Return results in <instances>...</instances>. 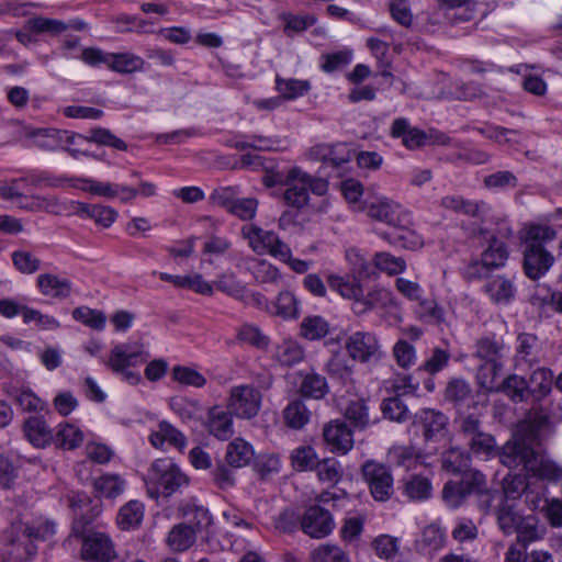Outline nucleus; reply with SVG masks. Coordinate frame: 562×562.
Segmentation results:
<instances>
[{
	"label": "nucleus",
	"instance_id": "nucleus-30",
	"mask_svg": "<svg viewBox=\"0 0 562 562\" xmlns=\"http://www.w3.org/2000/svg\"><path fill=\"white\" fill-rule=\"evenodd\" d=\"M515 360L517 364L524 362L528 366L538 362L539 345L536 335L522 333L517 336Z\"/></svg>",
	"mask_w": 562,
	"mask_h": 562
},
{
	"label": "nucleus",
	"instance_id": "nucleus-47",
	"mask_svg": "<svg viewBox=\"0 0 562 562\" xmlns=\"http://www.w3.org/2000/svg\"><path fill=\"white\" fill-rule=\"evenodd\" d=\"M285 424L293 429H302L310 420L311 412L301 400L290 402L283 411Z\"/></svg>",
	"mask_w": 562,
	"mask_h": 562
},
{
	"label": "nucleus",
	"instance_id": "nucleus-40",
	"mask_svg": "<svg viewBox=\"0 0 562 562\" xmlns=\"http://www.w3.org/2000/svg\"><path fill=\"white\" fill-rule=\"evenodd\" d=\"M145 60L132 53H111L109 69L120 74H132L144 68Z\"/></svg>",
	"mask_w": 562,
	"mask_h": 562
},
{
	"label": "nucleus",
	"instance_id": "nucleus-10",
	"mask_svg": "<svg viewBox=\"0 0 562 562\" xmlns=\"http://www.w3.org/2000/svg\"><path fill=\"white\" fill-rule=\"evenodd\" d=\"M345 348L353 361L368 363L381 358V344L375 334L358 330L350 334L345 340Z\"/></svg>",
	"mask_w": 562,
	"mask_h": 562
},
{
	"label": "nucleus",
	"instance_id": "nucleus-31",
	"mask_svg": "<svg viewBox=\"0 0 562 562\" xmlns=\"http://www.w3.org/2000/svg\"><path fill=\"white\" fill-rule=\"evenodd\" d=\"M445 540V531L437 525H429L416 540V548L424 555H431L442 549Z\"/></svg>",
	"mask_w": 562,
	"mask_h": 562
},
{
	"label": "nucleus",
	"instance_id": "nucleus-13",
	"mask_svg": "<svg viewBox=\"0 0 562 562\" xmlns=\"http://www.w3.org/2000/svg\"><path fill=\"white\" fill-rule=\"evenodd\" d=\"M448 417L436 409L424 408L414 415L413 426L422 431L426 441L439 440L446 434Z\"/></svg>",
	"mask_w": 562,
	"mask_h": 562
},
{
	"label": "nucleus",
	"instance_id": "nucleus-41",
	"mask_svg": "<svg viewBox=\"0 0 562 562\" xmlns=\"http://www.w3.org/2000/svg\"><path fill=\"white\" fill-rule=\"evenodd\" d=\"M144 506L138 501H130L122 506L116 516V524L122 530L136 528L143 520Z\"/></svg>",
	"mask_w": 562,
	"mask_h": 562
},
{
	"label": "nucleus",
	"instance_id": "nucleus-59",
	"mask_svg": "<svg viewBox=\"0 0 562 562\" xmlns=\"http://www.w3.org/2000/svg\"><path fill=\"white\" fill-rule=\"evenodd\" d=\"M26 27L35 33H49L56 35L65 32L68 29V25L57 19L36 16L26 21Z\"/></svg>",
	"mask_w": 562,
	"mask_h": 562
},
{
	"label": "nucleus",
	"instance_id": "nucleus-62",
	"mask_svg": "<svg viewBox=\"0 0 562 562\" xmlns=\"http://www.w3.org/2000/svg\"><path fill=\"white\" fill-rule=\"evenodd\" d=\"M376 268L389 274H398L406 269V262L401 257H395L389 252H376L373 258V269Z\"/></svg>",
	"mask_w": 562,
	"mask_h": 562
},
{
	"label": "nucleus",
	"instance_id": "nucleus-38",
	"mask_svg": "<svg viewBox=\"0 0 562 562\" xmlns=\"http://www.w3.org/2000/svg\"><path fill=\"white\" fill-rule=\"evenodd\" d=\"M305 351L303 347L293 339H285L280 342L274 350V359L284 367H292L304 359Z\"/></svg>",
	"mask_w": 562,
	"mask_h": 562
},
{
	"label": "nucleus",
	"instance_id": "nucleus-6",
	"mask_svg": "<svg viewBox=\"0 0 562 562\" xmlns=\"http://www.w3.org/2000/svg\"><path fill=\"white\" fill-rule=\"evenodd\" d=\"M80 557L85 562H125L120 560L111 536L103 531L88 530L81 535Z\"/></svg>",
	"mask_w": 562,
	"mask_h": 562
},
{
	"label": "nucleus",
	"instance_id": "nucleus-2",
	"mask_svg": "<svg viewBox=\"0 0 562 562\" xmlns=\"http://www.w3.org/2000/svg\"><path fill=\"white\" fill-rule=\"evenodd\" d=\"M557 236V231L548 225L531 224L526 227L522 237V269L528 279L537 281L553 267L555 257L547 247Z\"/></svg>",
	"mask_w": 562,
	"mask_h": 562
},
{
	"label": "nucleus",
	"instance_id": "nucleus-27",
	"mask_svg": "<svg viewBox=\"0 0 562 562\" xmlns=\"http://www.w3.org/2000/svg\"><path fill=\"white\" fill-rule=\"evenodd\" d=\"M391 135L393 137H401L403 144L409 149L420 147L426 140L425 133L418 128L411 127L408 121L404 117H398L393 121Z\"/></svg>",
	"mask_w": 562,
	"mask_h": 562
},
{
	"label": "nucleus",
	"instance_id": "nucleus-16",
	"mask_svg": "<svg viewBox=\"0 0 562 562\" xmlns=\"http://www.w3.org/2000/svg\"><path fill=\"white\" fill-rule=\"evenodd\" d=\"M323 437L331 452L346 454L353 447L351 430L341 420L328 423L323 430Z\"/></svg>",
	"mask_w": 562,
	"mask_h": 562
},
{
	"label": "nucleus",
	"instance_id": "nucleus-25",
	"mask_svg": "<svg viewBox=\"0 0 562 562\" xmlns=\"http://www.w3.org/2000/svg\"><path fill=\"white\" fill-rule=\"evenodd\" d=\"M255 456L252 446L243 438H235L226 447L225 460L231 468L239 469L250 463Z\"/></svg>",
	"mask_w": 562,
	"mask_h": 562
},
{
	"label": "nucleus",
	"instance_id": "nucleus-57",
	"mask_svg": "<svg viewBox=\"0 0 562 562\" xmlns=\"http://www.w3.org/2000/svg\"><path fill=\"white\" fill-rule=\"evenodd\" d=\"M276 85L280 94L289 100L302 97L311 89V85L307 80L277 78Z\"/></svg>",
	"mask_w": 562,
	"mask_h": 562
},
{
	"label": "nucleus",
	"instance_id": "nucleus-22",
	"mask_svg": "<svg viewBox=\"0 0 562 562\" xmlns=\"http://www.w3.org/2000/svg\"><path fill=\"white\" fill-rule=\"evenodd\" d=\"M311 157L325 165L339 168L350 160V153L345 145H316L311 148Z\"/></svg>",
	"mask_w": 562,
	"mask_h": 562
},
{
	"label": "nucleus",
	"instance_id": "nucleus-60",
	"mask_svg": "<svg viewBox=\"0 0 562 562\" xmlns=\"http://www.w3.org/2000/svg\"><path fill=\"white\" fill-rule=\"evenodd\" d=\"M471 395L470 384L459 378L450 380L445 390V398L456 405L464 404Z\"/></svg>",
	"mask_w": 562,
	"mask_h": 562
},
{
	"label": "nucleus",
	"instance_id": "nucleus-23",
	"mask_svg": "<svg viewBox=\"0 0 562 562\" xmlns=\"http://www.w3.org/2000/svg\"><path fill=\"white\" fill-rule=\"evenodd\" d=\"M150 443L156 448H162L166 442L178 448L179 450L184 449L187 445L186 436L176 427L168 422H160L158 429L150 434Z\"/></svg>",
	"mask_w": 562,
	"mask_h": 562
},
{
	"label": "nucleus",
	"instance_id": "nucleus-26",
	"mask_svg": "<svg viewBox=\"0 0 562 562\" xmlns=\"http://www.w3.org/2000/svg\"><path fill=\"white\" fill-rule=\"evenodd\" d=\"M509 257L507 245L496 235L487 238V247L483 250L481 258L492 269L503 268Z\"/></svg>",
	"mask_w": 562,
	"mask_h": 562
},
{
	"label": "nucleus",
	"instance_id": "nucleus-3",
	"mask_svg": "<svg viewBox=\"0 0 562 562\" xmlns=\"http://www.w3.org/2000/svg\"><path fill=\"white\" fill-rule=\"evenodd\" d=\"M367 213L370 217L384 222L397 231L396 233L382 235L391 244L409 249L423 244L420 237L409 229L412 224L411 214L398 203L385 196L375 198L367 204Z\"/></svg>",
	"mask_w": 562,
	"mask_h": 562
},
{
	"label": "nucleus",
	"instance_id": "nucleus-39",
	"mask_svg": "<svg viewBox=\"0 0 562 562\" xmlns=\"http://www.w3.org/2000/svg\"><path fill=\"white\" fill-rule=\"evenodd\" d=\"M496 392L507 395L514 403H521L530 397L528 382L525 378L510 374L499 383Z\"/></svg>",
	"mask_w": 562,
	"mask_h": 562
},
{
	"label": "nucleus",
	"instance_id": "nucleus-28",
	"mask_svg": "<svg viewBox=\"0 0 562 562\" xmlns=\"http://www.w3.org/2000/svg\"><path fill=\"white\" fill-rule=\"evenodd\" d=\"M232 416L228 411L213 407L209 413V432L220 440L229 439L234 434Z\"/></svg>",
	"mask_w": 562,
	"mask_h": 562
},
{
	"label": "nucleus",
	"instance_id": "nucleus-44",
	"mask_svg": "<svg viewBox=\"0 0 562 562\" xmlns=\"http://www.w3.org/2000/svg\"><path fill=\"white\" fill-rule=\"evenodd\" d=\"M517 542L528 546L542 538L543 530L539 526L538 518L533 515L522 516L515 531Z\"/></svg>",
	"mask_w": 562,
	"mask_h": 562
},
{
	"label": "nucleus",
	"instance_id": "nucleus-54",
	"mask_svg": "<svg viewBox=\"0 0 562 562\" xmlns=\"http://www.w3.org/2000/svg\"><path fill=\"white\" fill-rule=\"evenodd\" d=\"M381 411L384 418L392 422L403 423L409 418V411L400 395L384 398L381 403Z\"/></svg>",
	"mask_w": 562,
	"mask_h": 562
},
{
	"label": "nucleus",
	"instance_id": "nucleus-17",
	"mask_svg": "<svg viewBox=\"0 0 562 562\" xmlns=\"http://www.w3.org/2000/svg\"><path fill=\"white\" fill-rule=\"evenodd\" d=\"M440 205L480 221H483L491 211V206L486 202L465 200L461 195H446L441 199Z\"/></svg>",
	"mask_w": 562,
	"mask_h": 562
},
{
	"label": "nucleus",
	"instance_id": "nucleus-42",
	"mask_svg": "<svg viewBox=\"0 0 562 562\" xmlns=\"http://www.w3.org/2000/svg\"><path fill=\"white\" fill-rule=\"evenodd\" d=\"M504 368L503 361L483 362L476 372V380L479 385L487 392H496L499 383V378Z\"/></svg>",
	"mask_w": 562,
	"mask_h": 562
},
{
	"label": "nucleus",
	"instance_id": "nucleus-8",
	"mask_svg": "<svg viewBox=\"0 0 562 562\" xmlns=\"http://www.w3.org/2000/svg\"><path fill=\"white\" fill-rule=\"evenodd\" d=\"M262 395L251 384L235 385L231 389L226 407L228 412L240 419H251L258 415Z\"/></svg>",
	"mask_w": 562,
	"mask_h": 562
},
{
	"label": "nucleus",
	"instance_id": "nucleus-18",
	"mask_svg": "<svg viewBox=\"0 0 562 562\" xmlns=\"http://www.w3.org/2000/svg\"><path fill=\"white\" fill-rule=\"evenodd\" d=\"M36 284L44 296L52 299L65 300L70 296L72 291V283L69 279L53 273L40 274Z\"/></svg>",
	"mask_w": 562,
	"mask_h": 562
},
{
	"label": "nucleus",
	"instance_id": "nucleus-34",
	"mask_svg": "<svg viewBox=\"0 0 562 562\" xmlns=\"http://www.w3.org/2000/svg\"><path fill=\"white\" fill-rule=\"evenodd\" d=\"M93 487L99 497L113 499L123 494L126 482L119 474L106 473L93 481Z\"/></svg>",
	"mask_w": 562,
	"mask_h": 562
},
{
	"label": "nucleus",
	"instance_id": "nucleus-43",
	"mask_svg": "<svg viewBox=\"0 0 562 562\" xmlns=\"http://www.w3.org/2000/svg\"><path fill=\"white\" fill-rule=\"evenodd\" d=\"M328 331V322L319 315L306 316L300 324V336L310 341L324 338Z\"/></svg>",
	"mask_w": 562,
	"mask_h": 562
},
{
	"label": "nucleus",
	"instance_id": "nucleus-24",
	"mask_svg": "<svg viewBox=\"0 0 562 562\" xmlns=\"http://www.w3.org/2000/svg\"><path fill=\"white\" fill-rule=\"evenodd\" d=\"M77 214L83 218L92 220L97 225L110 227L117 217V212L111 206L101 204L78 203Z\"/></svg>",
	"mask_w": 562,
	"mask_h": 562
},
{
	"label": "nucleus",
	"instance_id": "nucleus-36",
	"mask_svg": "<svg viewBox=\"0 0 562 562\" xmlns=\"http://www.w3.org/2000/svg\"><path fill=\"white\" fill-rule=\"evenodd\" d=\"M24 434L35 447H45L53 440V434L41 417H30L24 423Z\"/></svg>",
	"mask_w": 562,
	"mask_h": 562
},
{
	"label": "nucleus",
	"instance_id": "nucleus-58",
	"mask_svg": "<svg viewBox=\"0 0 562 562\" xmlns=\"http://www.w3.org/2000/svg\"><path fill=\"white\" fill-rule=\"evenodd\" d=\"M20 522L22 531L27 532L32 540H47L56 532V525L54 521L37 519L32 524Z\"/></svg>",
	"mask_w": 562,
	"mask_h": 562
},
{
	"label": "nucleus",
	"instance_id": "nucleus-63",
	"mask_svg": "<svg viewBox=\"0 0 562 562\" xmlns=\"http://www.w3.org/2000/svg\"><path fill=\"white\" fill-rule=\"evenodd\" d=\"M72 317L75 321L80 322L86 326L97 330L104 328L106 319L102 312L89 308L87 306L76 307L72 311Z\"/></svg>",
	"mask_w": 562,
	"mask_h": 562
},
{
	"label": "nucleus",
	"instance_id": "nucleus-64",
	"mask_svg": "<svg viewBox=\"0 0 562 562\" xmlns=\"http://www.w3.org/2000/svg\"><path fill=\"white\" fill-rule=\"evenodd\" d=\"M345 417L359 429L369 425V412L364 400L351 401L345 411Z\"/></svg>",
	"mask_w": 562,
	"mask_h": 562
},
{
	"label": "nucleus",
	"instance_id": "nucleus-37",
	"mask_svg": "<svg viewBox=\"0 0 562 562\" xmlns=\"http://www.w3.org/2000/svg\"><path fill=\"white\" fill-rule=\"evenodd\" d=\"M329 391L326 378L312 371L303 375L300 384V394L303 397L321 400L326 396Z\"/></svg>",
	"mask_w": 562,
	"mask_h": 562
},
{
	"label": "nucleus",
	"instance_id": "nucleus-20",
	"mask_svg": "<svg viewBox=\"0 0 562 562\" xmlns=\"http://www.w3.org/2000/svg\"><path fill=\"white\" fill-rule=\"evenodd\" d=\"M325 369L331 379L342 383L350 382L355 373L353 360L340 349L331 352Z\"/></svg>",
	"mask_w": 562,
	"mask_h": 562
},
{
	"label": "nucleus",
	"instance_id": "nucleus-45",
	"mask_svg": "<svg viewBox=\"0 0 562 562\" xmlns=\"http://www.w3.org/2000/svg\"><path fill=\"white\" fill-rule=\"evenodd\" d=\"M311 562H351L349 554L337 544L322 543L310 553Z\"/></svg>",
	"mask_w": 562,
	"mask_h": 562
},
{
	"label": "nucleus",
	"instance_id": "nucleus-21",
	"mask_svg": "<svg viewBox=\"0 0 562 562\" xmlns=\"http://www.w3.org/2000/svg\"><path fill=\"white\" fill-rule=\"evenodd\" d=\"M181 512L186 519L183 524H188L196 536L207 533L213 522L212 515L207 508L195 503H188L182 506Z\"/></svg>",
	"mask_w": 562,
	"mask_h": 562
},
{
	"label": "nucleus",
	"instance_id": "nucleus-5",
	"mask_svg": "<svg viewBox=\"0 0 562 562\" xmlns=\"http://www.w3.org/2000/svg\"><path fill=\"white\" fill-rule=\"evenodd\" d=\"M241 236L257 255L268 254L276 259H289L290 247L273 231H265L255 224L244 225Z\"/></svg>",
	"mask_w": 562,
	"mask_h": 562
},
{
	"label": "nucleus",
	"instance_id": "nucleus-48",
	"mask_svg": "<svg viewBox=\"0 0 562 562\" xmlns=\"http://www.w3.org/2000/svg\"><path fill=\"white\" fill-rule=\"evenodd\" d=\"M53 440L57 446L72 450L82 443L83 432L77 426L65 423L58 426L55 436H53Z\"/></svg>",
	"mask_w": 562,
	"mask_h": 562
},
{
	"label": "nucleus",
	"instance_id": "nucleus-33",
	"mask_svg": "<svg viewBox=\"0 0 562 562\" xmlns=\"http://www.w3.org/2000/svg\"><path fill=\"white\" fill-rule=\"evenodd\" d=\"M196 537L188 524L180 522L168 532L166 542L172 551L183 552L194 544Z\"/></svg>",
	"mask_w": 562,
	"mask_h": 562
},
{
	"label": "nucleus",
	"instance_id": "nucleus-1",
	"mask_svg": "<svg viewBox=\"0 0 562 562\" xmlns=\"http://www.w3.org/2000/svg\"><path fill=\"white\" fill-rule=\"evenodd\" d=\"M263 183L267 187L285 186L283 200L286 205L295 209L308 205L310 192L323 196L328 191L326 179L314 177L297 166L271 171L263 178Z\"/></svg>",
	"mask_w": 562,
	"mask_h": 562
},
{
	"label": "nucleus",
	"instance_id": "nucleus-15",
	"mask_svg": "<svg viewBox=\"0 0 562 562\" xmlns=\"http://www.w3.org/2000/svg\"><path fill=\"white\" fill-rule=\"evenodd\" d=\"M536 451L522 440H509L499 452L501 462L509 468L522 467L527 472L533 460Z\"/></svg>",
	"mask_w": 562,
	"mask_h": 562
},
{
	"label": "nucleus",
	"instance_id": "nucleus-55",
	"mask_svg": "<svg viewBox=\"0 0 562 562\" xmlns=\"http://www.w3.org/2000/svg\"><path fill=\"white\" fill-rule=\"evenodd\" d=\"M26 187L35 189L59 188L63 187L67 179L63 176H56L48 171L31 172L23 177Z\"/></svg>",
	"mask_w": 562,
	"mask_h": 562
},
{
	"label": "nucleus",
	"instance_id": "nucleus-9",
	"mask_svg": "<svg viewBox=\"0 0 562 562\" xmlns=\"http://www.w3.org/2000/svg\"><path fill=\"white\" fill-rule=\"evenodd\" d=\"M361 474L369 486L370 494L376 502H386L392 497L394 480L390 468L368 460L361 467Z\"/></svg>",
	"mask_w": 562,
	"mask_h": 562
},
{
	"label": "nucleus",
	"instance_id": "nucleus-50",
	"mask_svg": "<svg viewBox=\"0 0 562 562\" xmlns=\"http://www.w3.org/2000/svg\"><path fill=\"white\" fill-rule=\"evenodd\" d=\"M290 460L292 468L299 472L313 470L318 462L317 454L311 446H300L293 449Z\"/></svg>",
	"mask_w": 562,
	"mask_h": 562
},
{
	"label": "nucleus",
	"instance_id": "nucleus-11",
	"mask_svg": "<svg viewBox=\"0 0 562 562\" xmlns=\"http://www.w3.org/2000/svg\"><path fill=\"white\" fill-rule=\"evenodd\" d=\"M460 432L472 452L483 456L495 452L496 442L494 437L482 430L481 422L474 415H468L460 420Z\"/></svg>",
	"mask_w": 562,
	"mask_h": 562
},
{
	"label": "nucleus",
	"instance_id": "nucleus-61",
	"mask_svg": "<svg viewBox=\"0 0 562 562\" xmlns=\"http://www.w3.org/2000/svg\"><path fill=\"white\" fill-rule=\"evenodd\" d=\"M465 488L461 481L447 482L442 488V499L445 504L451 509L461 506L469 496L468 490Z\"/></svg>",
	"mask_w": 562,
	"mask_h": 562
},
{
	"label": "nucleus",
	"instance_id": "nucleus-46",
	"mask_svg": "<svg viewBox=\"0 0 562 562\" xmlns=\"http://www.w3.org/2000/svg\"><path fill=\"white\" fill-rule=\"evenodd\" d=\"M274 306L276 314L283 319H296L301 315V302L291 291L280 292Z\"/></svg>",
	"mask_w": 562,
	"mask_h": 562
},
{
	"label": "nucleus",
	"instance_id": "nucleus-19",
	"mask_svg": "<svg viewBox=\"0 0 562 562\" xmlns=\"http://www.w3.org/2000/svg\"><path fill=\"white\" fill-rule=\"evenodd\" d=\"M473 356L484 362L503 361L508 352V348L503 339L495 335L481 337L475 341Z\"/></svg>",
	"mask_w": 562,
	"mask_h": 562
},
{
	"label": "nucleus",
	"instance_id": "nucleus-35",
	"mask_svg": "<svg viewBox=\"0 0 562 562\" xmlns=\"http://www.w3.org/2000/svg\"><path fill=\"white\" fill-rule=\"evenodd\" d=\"M553 373L547 368H537L530 375L528 381V391L530 396L540 401L546 397L552 390Z\"/></svg>",
	"mask_w": 562,
	"mask_h": 562
},
{
	"label": "nucleus",
	"instance_id": "nucleus-53",
	"mask_svg": "<svg viewBox=\"0 0 562 562\" xmlns=\"http://www.w3.org/2000/svg\"><path fill=\"white\" fill-rule=\"evenodd\" d=\"M403 492L412 501H424L431 494V483L426 477L414 475L404 482Z\"/></svg>",
	"mask_w": 562,
	"mask_h": 562
},
{
	"label": "nucleus",
	"instance_id": "nucleus-29",
	"mask_svg": "<svg viewBox=\"0 0 562 562\" xmlns=\"http://www.w3.org/2000/svg\"><path fill=\"white\" fill-rule=\"evenodd\" d=\"M535 476L549 482L562 480V464L536 452L529 471Z\"/></svg>",
	"mask_w": 562,
	"mask_h": 562
},
{
	"label": "nucleus",
	"instance_id": "nucleus-14",
	"mask_svg": "<svg viewBox=\"0 0 562 562\" xmlns=\"http://www.w3.org/2000/svg\"><path fill=\"white\" fill-rule=\"evenodd\" d=\"M37 551L32 538L20 528V522L11 525L8 531L7 553L11 560L26 562L35 557Z\"/></svg>",
	"mask_w": 562,
	"mask_h": 562
},
{
	"label": "nucleus",
	"instance_id": "nucleus-51",
	"mask_svg": "<svg viewBox=\"0 0 562 562\" xmlns=\"http://www.w3.org/2000/svg\"><path fill=\"white\" fill-rule=\"evenodd\" d=\"M329 288L337 291L342 297L355 300L358 305L359 299L363 296V290L358 282H349L342 277L329 274L327 278Z\"/></svg>",
	"mask_w": 562,
	"mask_h": 562
},
{
	"label": "nucleus",
	"instance_id": "nucleus-56",
	"mask_svg": "<svg viewBox=\"0 0 562 562\" xmlns=\"http://www.w3.org/2000/svg\"><path fill=\"white\" fill-rule=\"evenodd\" d=\"M496 517L499 529L505 535H513L522 516L519 515L510 504L505 502L497 508Z\"/></svg>",
	"mask_w": 562,
	"mask_h": 562
},
{
	"label": "nucleus",
	"instance_id": "nucleus-7",
	"mask_svg": "<svg viewBox=\"0 0 562 562\" xmlns=\"http://www.w3.org/2000/svg\"><path fill=\"white\" fill-rule=\"evenodd\" d=\"M148 355L143 352L140 347L132 344H119L112 351L108 361V366L113 372L122 374L124 381L131 385L137 384L142 376L139 373L128 370L130 367L143 362Z\"/></svg>",
	"mask_w": 562,
	"mask_h": 562
},
{
	"label": "nucleus",
	"instance_id": "nucleus-52",
	"mask_svg": "<svg viewBox=\"0 0 562 562\" xmlns=\"http://www.w3.org/2000/svg\"><path fill=\"white\" fill-rule=\"evenodd\" d=\"M37 135L47 138V140L43 143L42 146L50 149H55L63 143L74 145L77 144V140H86V137L80 134L55 128L42 130L37 133Z\"/></svg>",
	"mask_w": 562,
	"mask_h": 562
},
{
	"label": "nucleus",
	"instance_id": "nucleus-32",
	"mask_svg": "<svg viewBox=\"0 0 562 562\" xmlns=\"http://www.w3.org/2000/svg\"><path fill=\"white\" fill-rule=\"evenodd\" d=\"M484 291L493 302L507 304L513 300L516 289L512 280L496 276L484 285Z\"/></svg>",
	"mask_w": 562,
	"mask_h": 562
},
{
	"label": "nucleus",
	"instance_id": "nucleus-12",
	"mask_svg": "<svg viewBox=\"0 0 562 562\" xmlns=\"http://www.w3.org/2000/svg\"><path fill=\"white\" fill-rule=\"evenodd\" d=\"M301 529L314 539L327 537L335 527L333 515L318 505L310 506L301 517Z\"/></svg>",
	"mask_w": 562,
	"mask_h": 562
},
{
	"label": "nucleus",
	"instance_id": "nucleus-4",
	"mask_svg": "<svg viewBox=\"0 0 562 562\" xmlns=\"http://www.w3.org/2000/svg\"><path fill=\"white\" fill-rule=\"evenodd\" d=\"M150 497L169 496L188 484V477L170 459H157L150 465L145 479Z\"/></svg>",
	"mask_w": 562,
	"mask_h": 562
},
{
	"label": "nucleus",
	"instance_id": "nucleus-49",
	"mask_svg": "<svg viewBox=\"0 0 562 562\" xmlns=\"http://www.w3.org/2000/svg\"><path fill=\"white\" fill-rule=\"evenodd\" d=\"M471 462L470 454L457 447L450 448L442 454V467L451 473H463L469 469Z\"/></svg>",
	"mask_w": 562,
	"mask_h": 562
}]
</instances>
